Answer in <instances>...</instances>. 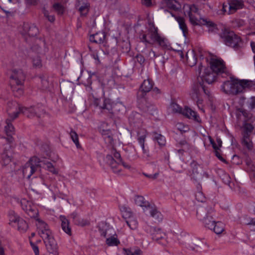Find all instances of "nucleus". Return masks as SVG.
Wrapping results in <instances>:
<instances>
[{"instance_id": "obj_1", "label": "nucleus", "mask_w": 255, "mask_h": 255, "mask_svg": "<svg viewBox=\"0 0 255 255\" xmlns=\"http://www.w3.org/2000/svg\"><path fill=\"white\" fill-rule=\"evenodd\" d=\"M254 83L248 80H240L233 77L225 81L221 86L222 91L229 95H237L250 89Z\"/></svg>"}, {"instance_id": "obj_2", "label": "nucleus", "mask_w": 255, "mask_h": 255, "mask_svg": "<svg viewBox=\"0 0 255 255\" xmlns=\"http://www.w3.org/2000/svg\"><path fill=\"white\" fill-rule=\"evenodd\" d=\"M139 38L140 41L144 43L145 45L157 43L162 47L167 46L166 39L159 35L158 33L157 28L151 22L149 23V27L147 30L144 33L141 32L139 34Z\"/></svg>"}, {"instance_id": "obj_3", "label": "nucleus", "mask_w": 255, "mask_h": 255, "mask_svg": "<svg viewBox=\"0 0 255 255\" xmlns=\"http://www.w3.org/2000/svg\"><path fill=\"white\" fill-rule=\"evenodd\" d=\"M13 105L14 109L16 110V111L13 113L14 117L13 119H15L20 113L29 118H32L34 117L39 118L43 114V112L40 111L39 108L37 107H20L17 103H14Z\"/></svg>"}, {"instance_id": "obj_4", "label": "nucleus", "mask_w": 255, "mask_h": 255, "mask_svg": "<svg viewBox=\"0 0 255 255\" xmlns=\"http://www.w3.org/2000/svg\"><path fill=\"white\" fill-rule=\"evenodd\" d=\"M190 94L192 99L196 101L197 105L200 109V105L202 104L203 101L201 99L202 97L204 95L209 96V92L205 88L203 84L197 83L192 86Z\"/></svg>"}, {"instance_id": "obj_5", "label": "nucleus", "mask_w": 255, "mask_h": 255, "mask_svg": "<svg viewBox=\"0 0 255 255\" xmlns=\"http://www.w3.org/2000/svg\"><path fill=\"white\" fill-rule=\"evenodd\" d=\"M36 226L37 227L38 234L40 237L43 239L45 245L51 244L50 242H52V240L55 241L52 235L51 232L49 229L48 226L42 220L37 218L36 219Z\"/></svg>"}, {"instance_id": "obj_6", "label": "nucleus", "mask_w": 255, "mask_h": 255, "mask_svg": "<svg viewBox=\"0 0 255 255\" xmlns=\"http://www.w3.org/2000/svg\"><path fill=\"white\" fill-rule=\"evenodd\" d=\"M197 72L201 79L208 84L214 82L216 80L217 75H218L216 72H214L210 67L205 68L203 67L202 65L199 66Z\"/></svg>"}, {"instance_id": "obj_7", "label": "nucleus", "mask_w": 255, "mask_h": 255, "mask_svg": "<svg viewBox=\"0 0 255 255\" xmlns=\"http://www.w3.org/2000/svg\"><path fill=\"white\" fill-rule=\"evenodd\" d=\"M221 36L227 45L234 48H237L241 42L240 37L233 31L225 30Z\"/></svg>"}, {"instance_id": "obj_8", "label": "nucleus", "mask_w": 255, "mask_h": 255, "mask_svg": "<svg viewBox=\"0 0 255 255\" xmlns=\"http://www.w3.org/2000/svg\"><path fill=\"white\" fill-rule=\"evenodd\" d=\"M39 160L36 157L31 158L24 165L22 172L23 176L27 179H29L31 176L39 167Z\"/></svg>"}, {"instance_id": "obj_9", "label": "nucleus", "mask_w": 255, "mask_h": 255, "mask_svg": "<svg viewBox=\"0 0 255 255\" xmlns=\"http://www.w3.org/2000/svg\"><path fill=\"white\" fill-rule=\"evenodd\" d=\"M210 68L212 70L216 72L218 75H221L223 77L225 75H229V72L227 70L225 62L223 60L217 58H212L210 62Z\"/></svg>"}, {"instance_id": "obj_10", "label": "nucleus", "mask_w": 255, "mask_h": 255, "mask_svg": "<svg viewBox=\"0 0 255 255\" xmlns=\"http://www.w3.org/2000/svg\"><path fill=\"white\" fill-rule=\"evenodd\" d=\"M211 211H212L211 208L210 211H207L204 207H200L197 209V215L200 220H203V223L206 228L212 230L215 222L212 220V217H209Z\"/></svg>"}, {"instance_id": "obj_11", "label": "nucleus", "mask_w": 255, "mask_h": 255, "mask_svg": "<svg viewBox=\"0 0 255 255\" xmlns=\"http://www.w3.org/2000/svg\"><path fill=\"white\" fill-rule=\"evenodd\" d=\"M93 104L104 113L114 114L115 112L114 106L110 99L95 98Z\"/></svg>"}, {"instance_id": "obj_12", "label": "nucleus", "mask_w": 255, "mask_h": 255, "mask_svg": "<svg viewBox=\"0 0 255 255\" xmlns=\"http://www.w3.org/2000/svg\"><path fill=\"white\" fill-rule=\"evenodd\" d=\"M20 204L22 210L30 218H36L38 214L36 206L30 201L25 199L20 201Z\"/></svg>"}, {"instance_id": "obj_13", "label": "nucleus", "mask_w": 255, "mask_h": 255, "mask_svg": "<svg viewBox=\"0 0 255 255\" xmlns=\"http://www.w3.org/2000/svg\"><path fill=\"white\" fill-rule=\"evenodd\" d=\"M25 75L21 69H13L10 76L11 85L22 86L25 80Z\"/></svg>"}, {"instance_id": "obj_14", "label": "nucleus", "mask_w": 255, "mask_h": 255, "mask_svg": "<svg viewBox=\"0 0 255 255\" xmlns=\"http://www.w3.org/2000/svg\"><path fill=\"white\" fill-rule=\"evenodd\" d=\"M147 135V131L145 129H140L137 131V141L140 144L143 153V158L149 159L150 157L149 150L144 146V142Z\"/></svg>"}, {"instance_id": "obj_15", "label": "nucleus", "mask_w": 255, "mask_h": 255, "mask_svg": "<svg viewBox=\"0 0 255 255\" xmlns=\"http://www.w3.org/2000/svg\"><path fill=\"white\" fill-rule=\"evenodd\" d=\"M12 150L9 144L5 145L1 154V162L2 166L9 165L12 160Z\"/></svg>"}, {"instance_id": "obj_16", "label": "nucleus", "mask_w": 255, "mask_h": 255, "mask_svg": "<svg viewBox=\"0 0 255 255\" xmlns=\"http://www.w3.org/2000/svg\"><path fill=\"white\" fill-rule=\"evenodd\" d=\"M139 107L144 112L147 113L151 115H154L156 113V108L153 104L147 102L145 99H141L139 104Z\"/></svg>"}, {"instance_id": "obj_17", "label": "nucleus", "mask_w": 255, "mask_h": 255, "mask_svg": "<svg viewBox=\"0 0 255 255\" xmlns=\"http://www.w3.org/2000/svg\"><path fill=\"white\" fill-rule=\"evenodd\" d=\"M228 4L229 10L228 13L229 14L233 13L238 9L242 8L244 5V1L242 0H230Z\"/></svg>"}, {"instance_id": "obj_18", "label": "nucleus", "mask_w": 255, "mask_h": 255, "mask_svg": "<svg viewBox=\"0 0 255 255\" xmlns=\"http://www.w3.org/2000/svg\"><path fill=\"white\" fill-rule=\"evenodd\" d=\"M190 22L195 24H198L197 16L199 15V9L194 4L191 5L189 7V10L188 12Z\"/></svg>"}, {"instance_id": "obj_19", "label": "nucleus", "mask_w": 255, "mask_h": 255, "mask_svg": "<svg viewBox=\"0 0 255 255\" xmlns=\"http://www.w3.org/2000/svg\"><path fill=\"white\" fill-rule=\"evenodd\" d=\"M192 168V177L196 181L199 180L202 177V167L194 161L190 163Z\"/></svg>"}, {"instance_id": "obj_20", "label": "nucleus", "mask_w": 255, "mask_h": 255, "mask_svg": "<svg viewBox=\"0 0 255 255\" xmlns=\"http://www.w3.org/2000/svg\"><path fill=\"white\" fill-rule=\"evenodd\" d=\"M146 211H149L150 216L156 221L160 222L162 220V215L154 205L151 204Z\"/></svg>"}, {"instance_id": "obj_21", "label": "nucleus", "mask_w": 255, "mask_h": 255, "mask_svg": "<svg viewBox=\"0 0 255 255\" xmlns=\"http://www.w3.org/2000/svg\"><path fill=\"white\" fill-rule=\"evenodd\" d=\"M24 34L29 36H35L38 33V29L34 25H29L28 23L23 24Z\"/></svg>"}, {"instance_id": "obj_22", "label": "nucleus", "mask_w": 255, "mask_h": 255, "mask_svg": "<svg viewBox=\"0 0 255 255\" xmlns=\"http://www.w3.org/2000/svg\"><path fill=\"white\" fill-rule=\"evenodd\" d=\"M134 202L136 205L143 208L145 212L151 205L148 201L145 200L142 196L136 195L134 197Z\"/></svg>"}, {"instance_id": "obj_23", "label": "nucleus", "mask_w": 255, "mask_h": 255, "mask_svg": "<svg viewBox=\"0 0 255 255\" xmlns=\"http://www.w3.org/2000/svg\"><path fill=\"white\" fill-rule=\"evenodd\" d=\"M105 37V33L103 31H99L91 35L89 37V40L91 42L100 44L104 42Z\"/></svg>"}, {"instance_id": "obj_24", "label": "nucleus", "mask_w": 255, "mask_h": 255, "mask_svg": "<svg viewBox=\"0 0 255 255\" xmlns=\"http://www.w3.org/2000/svg\"><path fill=\"white\" fill-rule=\"evenodd\" d=\"M187 63L189 66L192 67L197 63V57L194 50H188L186 54Z\"/></svg>"}, {"instance_id": "obj_25", "label": "nucleus", "mask_w": 255, "mask_h": 255, "mask_svg": "<svg viewBox=\"0 0 255 255\" xmlns=\"http://www.w3.org/2000/svg\"><path fill=\"white\" fill-rule=\"evenodd\" d=\"M162 4L169 9L175 10L180 8V4L175 0H164Z\"/></svg>"}, {"instance_id": "obj_26", "label": "nucleus", "mask_w": 255, "mask_h": 255, "mask_svg": "<svg viewBox=\"0 0 255 255\" xmlns=\"http://www.w3.org/2000/svg\"><path fill=\"white\" fill-rule=\"evenodd\" d=\"M61 221V228L63 231L67 234L68 235H71V229L69 226V221L65 217L61 216L60 217Z\"/></svg>"}, {"instance_id": "obj_27", "label": "nucleus", "mask_w": 255, "mask_h": 255, "mask_svg": "<svg viewBox=\"0 0 255 255\" xmlns=\"http://www.w3.org/2000/svg\"><path fill=\"white\" fill-rule=\"evenodd\" d=\"M243 145L251 150L253 147V142L250 138V134L247 132L243 133V139L242 140Z\"/></svg>"}, {"instance_id": "obj_28", "label": "nucleus", "mask_w": 255, "mask_h": 255, "mask_svg": "<svg viewBox=\"0 0 255 255\" xmlns=\"http://www.w3.org/2000/svg\"><path fill=\"white\" fill-rule=\"evenodd\" d=\"M51 244L46 245L47 251L49 252L48 255H59V253L57 251V246L55 241L52 240V242H50Z\"/></svg>"}, {"instance_id": "obj_29", "label": "nucleus", "mask_w": 255, "mask_h": 255, "mask_svg": "<svg viewBox=\"0 0 255 255\" xmlns=\"http://www.w3.org/2000/svg\"><path fill=\"white\" fill-rule=\"evenodd\" d=\"M153 83L149 79L144 80L140 86V90L143 93L150 91L153 88Z\"/></svg>"}, {"instance_id": "obj_30", "label": "nucleus", "mask_w": 255, "mask_h": 255, "mask_svg": "<svg viewBox=\"0 0 255 255\" xmlns=\"http://www.w3.org/2000/svg\"><path fill=\"white\" fill-rule=\"evenodd\" d=\"M176 20L178 22L180 28L182 30L183 35L186 37L188 34V28L185 22V20L183 17L179 16L175 17Z\"/></svg>"}, {"instance_id": "obj_31", "label": "nucleus", "mask_w": 255, "mask_h": 255, "mask_svg": "<svg viewBox=\"0 0 255 255\" xmlns=\"http://www.w3.org/2000/svg\"><path fill=\"white\" fill-rule=\"evenodd\" d=\"M102 135L105 141V142L107 144L111 145H112L113 144L114 139L113 134L110 130L105 129V130H104L103 131Z\"/></svg>"}, {"instance_id": "obj_32", "label": "nucleus", "mask_w": 255, "mask_h": 255, "mask_svg": "<svg viewBox=\"0 0 255 255\" xmlns=\"http://www.w3.org/2000/svg\"><path fill=\"white\" fill-rule=\"evenodd\" d=\"M182 115L189 119H193L195 120H198L199 118L197 113L188 108H185L182 113Z\"/></svg>"}, {"instance_id": "obj_33", "label": "nucleus", "mask_w": 255, "mask_h": 255, "mask_svg": "<svg viewBox=\"0 0 255 255\" xmlns=\"http://www.w3.org/2000/svg\"><path fill=\"white\" fill-rule=\"evenodd\" d=\"M152 239L156 241H158L164 238L165 235L160 229L153 228L151 229Z\"/></svg>"}, {"instance_id": "obj_34", "label": "nucleus", "mask_w": 255, "mask_h": 255, "mask_svg": "<svg viewBox=\"0 0 255 255\" xmlns=\"http://www.w3.org/2000/svg\"><path fill=\"white\" fill-rule=\"evenodd\" d=\"M12 120L11 118L5 120V126H4V130L7 135H12L14 133V128L11 124V122Z\"/></svg>"}, {"instance_id": "obj_35", "label": "nucleus", "mask_w": 255, "mask_h": 255, "mask_svg": "<svg viewBox=\"0 0 255 255\" xmlns=\"http://www.w3.org/2000/svg\"><path fill=\"white\" fill-rule=\"evenodd\" d=\"M224 225L223 223L220 222H215L213 227L215 233L216 234H220L224 231Z\"/></svg>"}, {"instance_id": "obj_36", "label": "nucleus", "mask_w": 255, "mask_h": 255, "mask_svg": "<svg viewBox=\"0 0 255 255\" xmlns=\"http://www.w3.org/2000/svg\"><path fill=\"white\" fill-rule=\"evenodd\" d=\"M168 110L172 113L181 114L182 115L183 110L178 104L172 103L168 108Z\"/></svg>"}, {"instance_id": "obj_37", "label": "nucleus", "mask_w": 255, "mask_h": 255, "mask_svg": "<svg viewBox=\"0 0 255 255\" xmlns=\"http://www.w3.org/2000/svg\"><path fill=\"white\" fill-rule=\"evenodd\" d=\"M14 103H16L15 101H8L7 105V111L8 113V115L9 116V118H11L12 120L14 117V113L16 111V110L14 109L13 104Z\"/></svg>"}, {"instance_id": "obj_38", "label": "nucleus", "mask_w": 255, "mask_h": 255, "mask_svg": "<svg viewBox=\"0 0 255 255\" xmlns=\"http://www.w3.org/2000/svg\"><path fill=\"white\" fill-rule=\"evenodd\" d=\"M126 222L127 225L132 230L136 229L137 227V221L133 217L129 218L128 220H126Z\"/></svg>"}, {"instance_id": "obj_39", "label": "nucleus", "mask_w": 255, "mask_h": 255, "mask_svg": "<svg viewBox=\"0 0 255 255\" xmlns=\"http://www.w3.org/2000/svg\"><path fill=\"white\" fill-rule=\"evenodd\" d=\"M17 224L18 230L21 232H25L27 228L28 225L26 221L21 218Z\"/></svg>"}, {"instance_id": "obj_40", "label": "nucleus", "mask_w": 255, "mask_h": 255, "mask_svg": "<svg viewBox=\"0 0 255 255\" xmlns=\"http://www.w3.org/2000/svg\"><path fill=\"white\" fill-rule=\"evenodd\" d=\"M203 24L206 25L209 27L208 31L209 32H216L217 31V28L214 23L212 21H207V20L203 19Z\"/></svg>"}, {"instance_id": "obj_41", "label": "nucleus", "mask_w": 255, "mask_h": 255, "mask_svg": "<svg viewBox=\"0 0 255 255\" xmlns=\"http://www.w3.org/2000/svg\"><path fill=\"white\" fill-rule=\"evenodd\" d=\"M9 221L11 223L17 224L21 218L14 211H10L9 214Z\"/></svg>"}, {"instance_id": "obj_42", "label": "nucleus", "mask_w": 255, "mask_h": 255, "mask_svg": "<svg viewBox=\"0 0 255 255\" xmlns=\"http://www.w3.org/2000/svg\"><path fill=\"white\" fill-rule=\"evenodd\" d=\"M70 135L71 138L75 144L76 147L77 148H80L81 146L79 142L78 135L77 133L74 130H71L70 133Z\"/></svg>"}, {"instance_id": "obj_43", "label": "nucleus", "mask_w": 255, "mask_h": 255, "mask_svg": "<svg viewBox=\"0 0 255 255\" xmlns=\"http://www.w3.org/2000/svg\"><path fill=\"white\" fill-rule=\"evenodd\" d=\"M89 4L88 3H85L79 7V11L81 15L85 16L88 13L89 10Z\"/></svg>"}, {"instance_id": "obj_44", "label": "nucleus", "mask_w": 255, "mask_h": 255, "mask_svg": "<svg viewBox=\"0 0 255 255\" xmlns=\"http://www.w3.org/2000/svg\"><path fill=\"white\" fill-rule=\"evenodd\" d=\"M53 8L58 14L62 15L64 13V8L63 5L59 3H54L53 5Z\"/></svg>"}, {"instance_id": "obj_45", "label": "nucleus", "mask_w": 255, "mask_h": 255, "mask_svg": "<svg viewBox=\"0 0 255 255\" xmlns=\"http://www.w3.org/2000/svg\"><path fill=\"white\" fill-rule=\"evenodd\" d=\"M106 243L109 246H117L120 244V241L115 237H111L107 239Z\"/></svg>"}, {"instance_id": "obj_46", "label": "nucleus", "mask_w": 255, "mask_h": 255, "mask_svg": "<svg viewBox=\"0 0 255 255\" xmlns=\"http://www.w3.org/2000/svg\"><path fill=\"white\" fill-rule=\"evenodd\" d=\"M121 211L122 213V216L125 219V221L128 220L129 218L132 217V213L130 211H128V209L125 207H123L121 208Z\"/></svg>"}, {"instance_id": "obj_47", "label": "nucleus", "mask_w": 255, "mask_h": 255, "mask_svg": "<svg viewBox=\"0 0 255 255\" xmlns=\"http://www.w3.org/2000/svg\"><path fill=\"white\" fill-rule=\"evenodd\" d=\"M42 88L43 90H46L49 88L50 84L48 81V78L46 77L40 78Z\"/></svg>"}, {"instance_id": "obj_48", "label": "nucleus", "mask_w": 255, "mask_h": 255, "mask_svg": "<svg viewBox=\"0 0 255 255\" xmlns=\"http://www.w3.org/2000/svg\"><path fill=\"white\" fill-rule=\"evenodd\" d=\"M32 63L33 66L36 68H40L42 66L41 60L38 56L33 58Z\"/></svg>"}, {"instance_id": "obj_49", "label": "nucleus", "mask_w": 255, "mask_h": 255, "mask_svg": "<svg viewBox=\"0 0 255 255\" xmlns=\"http://www.w3.org/2000/svg\"><path fill=\"white\" fill-rule=\"evenodd\" d=\"M11 88L12 89L13 92L14 93V95L16 97H19L21 96L23 94V90L21 87V86H20V87L16 88L15 85H11Z\"/></svg>"}, {"instance_id": "obj_50", "label": "nucleus", "mask_w": 255, "mask_h": 255, "mask_svg": "<svg viewBox=\"0 0 255 255\" xmlns=\"http://www.w3.org/2000/svg\"><path fill=\"white\" fill-rule=\"evenodd\" d=\"M154 139L158 142L160 146H163L165 144L166 140L163 136L161 134H157L154 137Z\"/></svg>"}, {"instance_id": "obj_51", "label": "nucleus", "mask_w": 255, "mask_h": 255, "mask_svg": "<svg viewBox=\"0 0 255 255\" xmlns=\"http://www.w3.org/2000/svg\"><path fill=\"white\" fill-rule=\"evenodd\" d=\"M46 168L50 172L54 174H58V171L54 168L53 164L49 162H46L44 163Z\"/></svg>"}, {"instance_id": "obj_52", "label": "nucleus", "mask_w": 255, "mask_h": 255, "mask_svg": "<svg viewBox=\"0 0 255 255\" xmlns=\"http://www.w3.org/2000/svg\"><path fill=\"white\" fill-rule=\"evenodd\" d=\"M248 107L250 110L255 109V97H252L247 103Z\"/></svg>"}, {"instance_id": "obj_53", "label": "nucleus", "mask_w": 255, "mask_h": 255, "mask_svg": "<svg viewBox=\"0 0 255 255\" xmlns=\"http://www.w3.org/2000/svg\"><path fill=\"white\" fill-rule=\"evenodd\" d=\"M120 165V162L119 161H116L115 163L112 164L110 166L113 169V172L115 173H119L121 170V169L119 168Z\"/></svg>"}, {"instance_id": "obj_54", "label": "nucleus", "mask_w": 255, "mask_h": 255, "mask_svg": "<svg viewBox=\"0 0 255 255\" xmlns=\"http://www.w3.org/2000/svg\"><path fill=\"white\" fill-rule=\"evenodd\" d=\"M254 129V126L253 125L250 123H246L244 125V132H247L249 134V133L251 132Z\"/></svg>"}, {"instance_id": "obj_55", "label": "nucleus", "mask_w": 255, "mask_h": 255, "mask_svg": "<svg viewBox=\"0 0 255 255\" xmlns=\"http://www.w3.org/2000/svg\"><path fill=\"white\" fill-rule=\"evenodd\" d=\"M92 84L91 76H89L87 79V83H84V85L86 87V91L89 93H91L92 90V88L91 87Z\"/></svg>"}, {"instance_id": "obj_56", "label": "nucleus", "mask_w": 255, "mask_h": 255, "mask_svg": "<svg viewBox=\"0 0 255 255\" xmlns=\"http://www.w3.org/2000/svg\"><path fill=\"white\" fill-rule=\"evenodd\" d=\"M222 179L225 184L230 186L231 183V177L229 174L224 173L222 175Z\"/></svg>"}, {"instance_id": "obj_57", "label": "nucleus", "mask_w": 255, "mask_h": 255, "mask_svg": "<svg viewBox=\"0 0 255 255\" xmlns=\"http://www.w3.org/2000/svg\"><path fill=\"white\" fill-rule=\"evenodd\" d=\"M43 14H44V16L48 19V20L49 21H50L51 22L54 21V20H55L54 16L53 15H50L49 12L47 10L44 9L43 10Z\"/></svg>"}, {"instance_id": "obj_58", "label": "nucleus", "mask_w": 255, "mask_h": 255, "mask_svg": "<svg viewBox=\"0 0 255 255\" xmlns=\"http://www.w3.org/2000/svg\"><path fill=\"white\" fill-rule=\"evenodd\" d=\"M105 160L109 165L115 163L116 162V159L111 155H107L106 157Z\"/></svg>"}, {"instance_id": "obj_59", "label": "nucleus", "mask_w": 255, "mask_h": 255, "mask_svg": "<svg viewBox=\"0 0 255 255\" xmlns=\"http://www.w3.org/2000/svg\"><path fill=\"white\" fill-rule=\"evenodd\" d=\"M196 198L198 201L201 202H203L205 200V197L201 192H198L196 194Z\"/></svg>"}, {"instance_id": "obj_60", "label": "nucleus", "mask_w": 255, "mask_h": 255, "mask_svg": "<svg viewBox=\"0 0 255 255\" xmlns=\"http://www.w3.org/2000/svg\"><path fill=\"white\" fill-rule=\"evenodd\" d=\"M143 175L146 176V177L149 178V179H156L158 175V173H155V174H146V173H143Z\"/></svg>"}, {"instance_id": "obj_61", "label": "nucleus", "mask_w": 255, "mask_h": 255, "mask_svg": "<svg viewBox=\"0 0 255 255\" xmlns=\"http://www.w3.org/2000/svg\"><path fill=\"white\" fill-rule=\"evenodd\" d=\"M31 245L35 255H39V249L38 247L32 243H31Z\"/></svg>"}, {"instance_id": "obj_62", "label": "nucleus", "mask_w": 255, "mask_h": 255, "mask_svg": "<svg viewBox=\"0 0 255 255\" xmlns=\"http://www.w3.org/2000/svg\"><path fill=\"white\" fill-rule=\"evenodd\" d=\"M148 56L151 59H153L154 58L157 57L155 52L152 49H151L149 51Z\"/></svg>"}, {"instance_id": "obj_63", "label": "nucleus", "mask_w": 255, "mask_h": 255, "mask_svg": "<svg viewBox=\"0 0 255 255\" xmlns=\"http://www.w3.org/2000/svg\"><path fill=\"white\" fill-rule=\"evenodd\" d=\"M114 156L115 158L117 160V161H119L120 162H122V160L121 158V155L119 152L115 151L114 153Z\"/></svg>"}, {"instance_id": "obj_64", "label": "nucleus", "mask_w": 255, "mask_h": 255, "mask_svg": "<svg viewBox=\"0 0 255 255\" xmlns=\"http://www.w3.org/2000/svg\"><path fill=\"white\" fill-rule=\"evenodd\" d=\"M133 253L134 255H142V252L138 248L134 249Z\"/></svg>"}]
</instances>
